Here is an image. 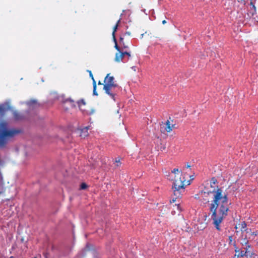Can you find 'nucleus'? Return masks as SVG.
<instances>
[{
    "label": "nucleus",
    "instance_id": "6",
    "mask_svg": "<svg viewBox=\"0 0 258 258\" xmlns=\"http://www.w3.org/2000/svg\"><path fill=\"white\" fill-rule=\"evenodd\" d=\"M161 131L163 133H169L171 131V122L169 120H167L165 124L161 126Z\"/></svg>",
    "mask_w": 258,
    "mask_h": 258
},
{
    "label": "nucleus",
    "instance_id": "29",
    "mask_svg": "<svg viewBox=\"0 0 258 258\" xmlns=\"http://www.w3.org/2000/svg\"><path fill=\"white\" fill-rule=\"evenodd\" d=\"M120 42L122 44L123 42V38L122 37H120Z\"/></svg>",
    "mask_w": 258,
    "mask_h": 258
},
{
    "label": "nucleus",
    "instance_id": "1",
    "mask_svg": "<svg viewBox=\"0 0 258 258\" xmlns=\"http://www.w3.org/2000/svg\"><path fill=\"white\" fill-rule=\"evenodd\" d=\"M213 194V200L210 204L209 210L211 214L213 224L218 231H221L220 224L227 216L229 210L227 195L223 193L220 188L214 189L210 192Z\"/></svg>",
    "mask_w": 258,
    "mask_h": 258
},
{
    "label": "nucleus",
    "instance_id": "15",
    "mask_svg": "<svg viewBox=\"0 0 258 258\" xmlns=\"http://www.w3.org/2000/svg\"><path fill=\"white\" fill-rule=\"evenodd\" d=\"M13 115L15 119L16 120H19L22 118V115L16 111L13 112Z\"/></svg>",
    "mask_w": 258,
    "mask_h": 258
},
{
    "label": "nucleus",
    "instance_id": "7",
    "mask_svg": "<svg viewBox=\"0 0 258 258\" xmlns=\"http://www.w3.org/2000/svg\"><path fill=\"white\" fill-rule=\"evenodd\" d=\"M104 84H109L114 86H116L117 84L114 82V78L113 76H109V74H107L104 79Z\"/></svg>",
    "mask_w": 258,
    "mask_h": 258
},
{
    "label": "nucleus",
    "instance_id": "25",
    "mask_svg": "<svg viewBox=\"0 0 258 258\" xmlns=\"http://www.w3.org/2000/svg\"><path fill=\"white\" fill-rule=\"evenodd\" d=\"M179 172V170L178 168H175L173 170H172V173H176L177 172Z\"/></svg>",
    "mask_w": 258,
    "mask_h": 258
},
{
    "label": "nucleus",
    "instance_id": "20",
    "mask_svg": "<svg viewBox=\"0 0 258 258\" xmlns=\"http://www.w3.org/2000/svg\"><path fill=\"white\" fill-rule=\"evenodd\" d=\"M216 183H217V180L215 177H213L210 181L211 186L213 187V184H215Z\"/></svg>",
    "mask_w": 258,
    "mask_h": 258
},
{
    "label": "nucleus",
    "instance_id": "38",
    "mask_svg": "<svg viewBox=\"0 0 258 258\" xmlns=\"http://www.w3.org/2000/svg\"><path fill=\"white\" fill-rule=\"evenodd\" d=\"M98 84H99V85H102V84L100 82V81H99V82H98Z\"/></svg>",
    "mask_w": 258,
    "mask_h": 258
},
{
    "label": "nucleus",
    "instance_id": "8",
    "mask_svg": "<svg viewBox=\"0 0 258 258\" xmlns=\"http://www.w3.org/2000/svg\"><path fill=\"white\" fill-rule=\"evenodd\" d=\"M90 128V126H86L82 129H79L78 131L79 132L80 136L82 138H85L88 135V130Z\"/></svg>",
    "mask_w": 258,
    "mask_h": 258
},
{
    "label": "nucleus",
    "instance_id": "28",
    "mask_svg": "<svg viewBox=\"0 0 258 258\" xmlns=\"http://www.w3.org/2000/svg\"><path fill=\"white\" fill-rule=\"evenodd\" d=\"M228 239H229V240L230 242H231L232 241L233 238H232V236H229Z\"/></svg>",
    "mask_w": 258,
    "mask_h": 258
},
{
    "label": "nucleus",
    "instance_id": "21",
    "mask_svg": "<svg viewBox=\"0 0 258 258\" xmlns=\"http://www.w3.org/2000/svg\"><path fill=\"white\" fill-rule=\"evenodd\" d=\"M87 184L85 183H82L81 184V186H80V188L81 189H85V188H86L87 187Z\"/></svg>",
    "mask_w": 258,
    "mask_h": 258
},
{
    "label": "nucleus",
    "instance_id": "17",
    "mask_svg": "<svg viewBox=\"0 0 258 258\" xmlns=\"http://www.w3.org/2000/svg\"><path fill=\"white\" fill-rule=\"evenodd\" d=\"M113 41L115 43V45H114V47L119 52H120V48H119V47L117 45V41H116V39L115 38V37L114 36V38H113Z\"/></svg>",
    "mask_w": 258,
    "mask_h": 258
},
{
    "label": "nucleus",
    "instance_id": "19",
    "mask_svg": "<svg viewBox=\"0 0 258 258\" xmlns=\"http://www.w3.org/2000/svg\"><path fill=\"white\" fill-rule=\"evenodd\" d=\"M26 104L29 106H31L32 105H36V101L35 100H30L29 101H28L26 102Z\"/></svg>",
    "mask_w": 258,
    "mask_h": 258
},
{
    "label": "nucleus",
    "instance_id": "40",
    "mask_svg": "<svg viewBox=\"0 0 258 258\" xmlns=\"http://www.w3.org/2000/svg\"><path fill=\"white\" fill-rule=\"evenodd\" d=\"M126 34H128V35H130V32H126Z\"/></svg>",
    "mask_w": 258,
    "mask_h": 258
},
{
    "label": "nucleus",
    "instance_id": "39",
    "mask_svg": "<svg viewBox=\"0 0 258 258\" xmlns=\"http://www.w3.org/2000/svg\"><path fill=\"white\" fill-rule=\"evenodd\" d=\"M69 100L71 102H73V100H72V99H69Z\"/></svg>",
    "mask_w": 258,
    "mask_h": 258
},
{
    "label": "nucleus",
    "instance_id": "2",
    "mask_svg": "<svg viewBox=\"0 0 258 258\" xmlns=\"http://www.w3.org/2000/svg\"><path fill=\"white\" fill-rule=\"evenodd\" d=\"M20 133L19 129L9 127V124L6 121H0V147H5L9 142Z\"/></svg>",
    "mask_w": 258,
    "mask_h": 258
},
{
    "label": "nucleus",
    "instance_id": "5",
    "mask_svg": "<svg viewBox=\"0 0 258 258\" xmlns=\"http://www.w3.org/2000/svg\"><path fill=\"white\" fill-rule=\"evenodd\" d=\"M235 251L236 254H238V256H239L240 258H252L250 251H245L242 248L241 250H240L237 247H236Z\"/></svg>",
    "mask_w": 258,
    "mask_h": 258
},
{
    "label": "nucleus",
    "instance_id": "31",
    "mask_svg": "<svg viewBox=\"0 0 258 258\" xmlns=\"http://www.w3.org/2000/svg\"><path fill=\"white\" fill-rule=\"evenodd\" d=\"M189 177H190V180H193L194 179V175H190Z\"/></svg>",
    "mask_w": 258,
    "mask_h": 258
},
{
    "label": "nucleus",
    "instance_id": "24",
    "mask_svg": "<svg viewBox=\"0 0 258 258\" xmlns=\"http://www.w3.org/2000/svg\"><path fill=\"white\" fill-rule=\"evenodd\" d=\"M78 105H79V106H80L81 103L83 104V105L85 104V102L84 100H81L80 101H79L78 102Z\"/></svg>",
    "mask_w": 258,
    "mask_h": 258
},
{
    "label": "nucleus",
    "instance_id": "30",
    "mask_svg": "<svg viewBox=\"0 0 258 258\" xmlns=\"http://www.w3.org/2000/svg\"><path fill=\"white\" fill-rule=\"evenodd\" d=\"M122 44L123 47L124 48H128V46H126V45H125L124 44V43H122Z\"/></svg>",
    "mask_w": 258,
    "mask_h": 258
},
{
    "label": "nucleus",
    "instance_id": "23",
    "mask_svg": "<svg viewBox=\"0 0 258 258\" xmlns=\"http://www.w3.org/2000/svg\"><path fill=\"white\" fill-rule=\"evenodd\" d=\"M115 162L116 163V166H119L121 164L119 158L116 159Z\"/></svg>",
    "mask_w": 258,
    "mask_h": 258
},
{
    "label": "nucleus",
    "instance_id": "11",
    "mask_svg": "<svg viewBox=\"0 0 258 258\" xmlns=\"http://www.w3.org/2000/svg\"><path fill=\"white\" fill-rule=\"evenodd\" d=\"M124 55L123 54V52H118L115 54V60L116 62H120L122 61Z\"/></svg>",
    "mask_w": 258,
    "mask_h": 258
},
{
    "label": "nucleus",
    "instance_id": "32",
    "mask_svg": "<svg viewBox=\"0 0 258 258\" xmlns=\"http://www.w3.org/2000/svg\"><path fill=\"white\" fill-rule=\"evenodd\" d=\"M239 3H244L245 0H237Z\"/></svg>",
    "mask_w": 258,
    "mask_h": 258
},
{
    "label": "nucleus",
    "instance_id": "12",
    "mask_svg": "<svg viewBox=\"0 0 258 258\" xmlns=\"http://www.w3.org/2000/svg\"><path fill=\"white\" fill-rule=\"evenodd\" d=\"M9 104L0 105V114H4L7 110L9 109Z\"/></svg>",
    "mask_w": 258,
    "mask_h": 258
},
{
    "label": "nucleus",
    "instance_id": "35",
    "mask_svg": "<svg viewBox=\"0 0 258 258\" xmlns=\"http://www.w3.org/2000/svg\"><path fill=\"white\" fill-rule=\"evenodd\" d=\"M162 23L163 25L165 24L166 23V20H163V21H162Z\"/></svg>",
    "mask_w": 258,
    "mask_h": 258
},
{
    "label": "nucleus",
    "instance_id": "41",
    "mask_svg": "<svg viewBox=\"0 0 258 258\" xmlns=\"http://www.w3.org/2000/svg\"><path fill=\"white\" fill-rule=\"evenodd\" d=\"M187 182H188V184H190V183H189V181H187Z\"/></svg>",
    "mask_w": 258,
    "mask_h": 258
},
{
    "label": "nucleus",
    "instance_id": "26",
    "mask_svg": "<svg viewBox=\"0 0 258 258\" xmlns=\"http://www.w3.org/2000/svg\"><path fill=\"white\" fill-rule=\"evenodd\" d=\"M123 54L124 55H127L128 57H130L131 56V54L130 52H128L127 51H124L123 52Z\"/></svg>",
    "mask_w": 258,
    "mask_h": 258
},
{
    "label": "nucleus",
    "instance_id": "3",
    "mask_svg": "<svg viewBox=\"0 0 258 258\" xmlns=\"http://www.w3.org/2000/svg\"><path fill=\"white\" fill-rule=\"evenodd\" d=\"M190 165L187 164V165L183 168L182 170V175L183 176L182 178L179 177L178 179H175L172 185V189L173 190V194L174 196L176 197L175 199L173 198L171 203H174L176 201V198L180 197V196L184 192V183L185 181L186 175L188 174V172L191 170Z\"/></svg>",
    "mask_w": 258,
    "mask_h": 258
},
{
    "label": "nucleus",
    "instance_id": "34",
    "mask_svg": "<svg viewBox=\"0 0 258 258\" xmlns=\"http://www.w3.org/2000/svg\"><path fill=\"white\" fill-rule=\"evenodd\" d=\"M233 258H240L239 256H238V254H236L235 255V256L233 257Z\"/></svg>",
    "mask_w": 258,
    "mask_h": 258
},
{
    "label": "nucleus",
    "instance_id": "14",
    "mask_svg": "<svg viewBox=\"0 0 258 258\" xmlns=\"http://www.w3.org/2000/svg\"><path fill=\"white\" fill-rule=\"evenodd\" d=\"M242 249H244L245 250V251H250L251 253V257L254 254L253 251L251 248V245H250L249 243H248V244H246L244 246L242 247Z\"/></svg>",
    "mask_w": 258,
    "mask_h": 258
},
{
    "label": "nucleus",
    "instance_id": "18",
    "mask_svg": "<svg viewBox=\"0 0 258 258\" xmlns=\"http://www.w3.org/2000/svg\"><path fill=\"white\" fill-rule=\"evenodd\" d=\"M93 94L94 95L97 96L98 95V93L96 92V81H94V82L93 83Z\"/></svg>",
    "mask_w": 258,
    "mask_h": 258
},
{
    "label": "nucleus",
    "instance_id": "27",
    "mask_svg": "<svg viewBox=\"0 0 258 258\" xmlns=\"http://www.w3.org/2000/svg\"><path fill=\"white\" fill-rule=\"evenodd\" d=\"M171 131H172L173 128L176 127H175V124H173V123H171Z\"/></svg>",
    "mask_w": 258,
    "mask_h": 258
},
{
    "label": "nucleus",
    "instance_id": "13",
    "mask_svg": "<svg viewBox=\"0 0 258 258\" xmlns=\"http://www.w3.org/2000/svg\"><path fill=\"white\" fill-rule=\"evenodd\" d=\"M245 235H247L248 236L253 237V240L254 239L255 237L258 234V232L257 231L252 232L251 229H250V232L246 231Z\"/></svg>",
    "mask_w": 258,
    "mask_h": 258
},
{
    "label": "nucleus",
    "instance_id": "10",
    "mask_svg": "<svg viewBox=\"0 0 258 258\" xmlns=\"http://www.w3.org/2000/svg\"><path fill=\"white\" fill-rule=\"evenodd\" d=\"M246 226H247V225L245 221L242 222L240 224V230H241V231L242 234V237L244 236V233L246 231L250 232V229L247 228L246 227Z\"/></svg>",
    "mask_w": 258,
    "mask_h": 258
},
{
    "label": "nucleus",
    "instance_id": "9",
    "mask_svg": "<svg viewBox=\"0 0 258 258\" xmlns=\"http://www.w3.org/2000/svg\"><path fill=\"white\" fill-rule=\"evenodd\" d=\"M248 239L253 240V237H251V236H248L247 235H245L244 237L242 238L240 242V243L242 245V247L244 246L245 245L249 243Z\"/></svg>",
    "mask_w": 258,
    "mask_h": 258
},
{
    "label": "nucleus",
    "instance_id": "33",
    "mask_svg": "<svg viewBox=\"0 0 258 258\" xmlns=\"http://www.w3.org/2000/svg\"><path fill=\"white\" fill-rule=\"evenodd\" d=\"M175 205L177 206V208L178 210H181L180 206L178 204V205Z\"/></svg>",
    "mask_w": 258,
    "mask_h": 258
},
{
    "label": "nucleus",
    "instance_id": "16",
    "mask_svg": "<svg viewBox=\"0 0 258 258\" xmlns=\"http://www.w3.org/2000/svg\"><path fill=\"white\" fill-rule=\"evenodd\" d=\"M120 21V19H119L117 21L116 25L114 26V27L113 28V32H112V37H113V38H114V36H115V32H116V30L117 29V27H118V24L119 23Z\"/></svg>",
    "mask_w": 258,
    "mask_h": 258
},
{
    "label": "nucleus",
    "instance_id": "36",
    "mask_svg": "<svg viewBox=\"0 0 258 258\" xmlns=\"http://www.w3.org/2000/svg\"><path fill=\"white\" fill-rule=\"evenodd\" d=\"M135 67H133L132 68V69H133L134 71H135Z\"/></svg>",
    "mask_w": 258,
    "mask_h": 258
},
{
    "label": "nucleus",
    "instance_id": "22",
    "mask_svg": "<svg viewBox=\"0 0 258 258\" xmlns=\"http://www.w3.org/2000/svg\"><path fill=\"white\" fill-rule=\"evenodd\" d=\"M87 72H89V76H90V77L91 78V79H92V81H93V82H94V81H95V80H94V77H93V75H92V73L91 71H89V70H88V71H87Z\"/></svg>",
    "mask_w": 258,
    "mask_h": 258
},
{
    "label": "nucleus",
    "instance_id": "37",
    "mask_svg": "<svg viewBox=\"0 0 258 258\" xmlns=\"http://www.w3.org/2000/svg\"><path fill=\"white\" fill-rule=\"evenodd\" d=\"M143 12L146 13V10L144 9L142 10Z\"/></svg>",
    "mask_w": 258,
    "mask_h": 258
},
{
    "label": "nucleus",
    "instance_id": "4",
    "mask_svg": "<svg viewBox=\"0 0 258 258\" xmlns=\"http://www.w3.org/2000/svg\"><path fill=\"white\" fill-rule=\"evenodd\" d=\"M120 89V87L118 85L114 86L109 84H104L103 86V90L105 93L114 101H115V96Z\"/></svg>",
    "mask_w": 258,
    "mask_h": 258
}]
</instances>
